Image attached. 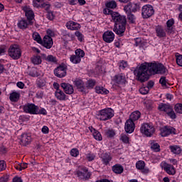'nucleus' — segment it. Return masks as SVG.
Segmentation results:
<instances>
[{"mask_svg": "<svg viewBox=\"0 0 182 182\" xmlns=\"http://www.w3.org/2000/svg\"><path fill=\"white\" fill-rule=\"evenodd\" d=\"M136 46H141V38H136L135 39V44Z\"/></svg>", "mask_w": 182, "mask_h": 182, "instance_id": "e2e57ef3", "label": "nucleus"}, {"mask_svg": "<svg viewBox=\"0 0 182 182\" xmlns=\"http://www.w3.org/2000/svg\"><path fill=\"white\" fill-rule=\"evenodd\" d=\"M141 116V113L139 111H134L130 114L129 120H132V122H136V120H139V117Z\"/></svg>", "mask_w": 182, "mask_h": 182, "instance_id": "bb28decb", "label": "nucleus"}, {"mask_svg": "<svg viewBox=\"0 0 182 182\" xmlns=\"http://www.w3.org/2000/svg\"><path fill=\"white\" fill-rule=\"evenodd\" d=\"M31 60L33 65H41V63H42V58L39 55L32 57Z\"/></svg>", "mask_w": 182, "mask_h": 182, "instance_id": "f704fd0d", "label": "nucleus"}, {"mask_svg": "<svg viewBox=\"0 0 182 182\" xmlns=\"http://www.w3.org/2000/svg\"><path fill=\"white\" fill-rule=\"evenodd\" d=\"M141 15L144 19L153 16V15H154V9L153 8V6L150 4L144 5L142 7Z\"/></svg>", "mask_w": 182, "mask_h": 182, "instance_id": "0eeeda50", "label": "nucleus"}, {"mask_svg": "<svg viewBox=\"0 0 182 182\" xmlns=\"http://www.w3.org/2000/svg\"><path fill=\"white\" fill-rule=\"evenodd\" d=\"M47 18L48 19H50V21H52L54 19L55 15L53 14V11H48Z\"/></svg>", "mask_w": 182, "mask_h": 182, "instance_id": "6e6d98bb", "label": "nucleus"}, {"mask_svg": "<svg viewBox=\"0 0 182 182\" xmlns=\"http://www.w3.org/2000/svg\"><path fill=\"white\" fill-rule=\"evenodd\" d=\"M159 83L162 85V86H166L167 80H166V77H161L159 80Z\"/></svg>", "mask_w": 182, "mask_h": 182, "instance_id": "864d4df0", "label": "nucleus"}, {"mask_svg": "<svg viewBox=\"0 0 182 182\" xmlns=\"http://www.w3.org/2000/svg\"><path fill=\"white\" fill-rule=\"evenodd\" d=\"M151 149L156 152L160 151V145L157 143L153 144L151 146Z\"/></svg>", "mask_w": 182, "mask_h": 182, "instance_id": "8fccbe9b", "label": "nucleus"}, {"mask_svg": "<svg viewBox=\"0 0 182 182\" xmlns=\"http://www.w3.org/2000/svg\"><path fill=\"white\" fill-rule=\"evenodd\" d=\"M95 157L96 156L93 154H88L87 155V159L88 160V161H93V160H95Z\"/></svg>", "mask_w": 182, "mask_h": 182, "instance_id": "4d7b16f0", "label": "nucleus"}, {"mask_svg": "<svg viewBox=\"0 0 182 182\" xmlns=\"http://www.w3.org/2000/svg\"><path fill=\"white\" fill-rule=\"evenodd\" d=\"M116 13L117 12H114V11L110 10V9H109V8L105 9L103 10V14H105V15H111L112 18H113V14H116Z\"/></svg>", "mask_w": 182, "mask_h": 182, "instance_id": "79ce46f5", "label": "nucleus"}, {"mask_svg": "<svg viewBox=\"0 0 182 182\" xmlns=\"http://www.w3.org/2000/svg\"><path fill=\"white\" fill-rule=\"evenodd\" d=\"M46 86V82L43 79H39L37 81V87L40 89H43Z\"/></svg>", "mask_w": 182, "mask_h": 182, "instance_id": "58836bf2", "label": "nucleus"}, {"mask_svg": "<svg viewBox=\"0 0 182 182\" xmlns=\"http://www.w3.org/2000/svg\"><path fill=\"white\" fill-rule=\"evenodd\" d=\"M141 133L146 137H151L154 133V127L149 124H143L141 127Z\"/></svg>", "mask_w": 182, "mask_h": 182, "instance_id": "6e6552de", "label": "nucleus"}, {"mask_svg": "<svg viewBox=\"0 0 182 182\" xmlns=\"http://www.w3.org/2000/svg\"><path fill=\"white\" fill-rule=\"evenodd\" d=\"M166 32L168 33H174V28H173V26L166 27Z\"/></svg>", "mask_w": 182, "mask_h": 182, "instance_id": "0e129e2a", "label": "nucleus"}, {"mask_svg": "<svg viewBox=\"0 0 182 182\" xmlns=\"http://www.w3.org/2000/svg\"><path fill=\"white\" fill-rule=\"evenodd\" d=\"M176 63L178 66L182 67V55H176Z\"/></svg>", "mask_w": 182, "mask_h": 182, "instance_id": "603ef678", "label": "nucleus"}, {"mask_svg": "<svg viewBox=\"0 0 182 182\" xmlns=\"http://www.w3.org/2000/svg\"><path fill=\"white\" fill-rule=\"evenodd\" d=\"M8 177H1L0 178V182H8Z\"/></svg>", "mask_w": 182, "mask_h": 182, "instance_id": "774afa93", "label": "nucleus"}, {"mask_svg": "<svg viewBox=\"0 0 182 182\" xmlns=\"http://www.w3.org/2000/svg\"><path fill=\"white\" fill-rule=\"evenodd\" d=\"M60 86L62 89H63L66 95H73V93L75 92V90L73 89V86L69 83L62 82L60 84Z\"/></svg>", "mask_w": 182, "mask_h": 182, "instance_id": "a211bd4d", "label": "nucleus"}, {"mask_svg": "<svg viewBox=\"0 0 182 182\" xmlns=\"http://www.w3.org/2000/svg\"><path fill=\"white\" fill-rule=\"evenodd\" d=\"M9 55L14 59V60H18L22 56V53L18 45H11L9 48Z\"/></svg>", "mask_w": 182, "mask_h": 182, "instance_id": "39448f33", "label": "nucleus"}, {"mask_svg": "<svg viewBox=\"0 0 182 182\" xmlns=\"http://www.w3.org/2000/svg\"><path fill=\"white\" fill-rule=\"evenodd\" d=\"M31 141L32 138L31 137V136L26 134H21V142L22 143L23 146H28V144H29Z\"/></svg>", "mask_w": 182, "mask_h": 182, "instance_id": "b1692460", "label": "nucleus"}, {"mask_svg": "<svg viewBox=\"0 0 182 182\" xmlns=\"http://www.w3.org/2000/svg\"><path fill=\"white\" fill-rule=\"evenodd\" d=\"M74 85L80 92H85V83L82 80H76L74 81Z\"/></svg>", "mask_w": 182, "mask_h": 182, "instance_id": "393cba45", "label": "nucleus"}, {"mask_svg": "<svg viewBox=\"0 0 182 182\" xmlns=\"http://www.w3.org/2000/svg\"><path fill=\"white\" fill-rule=\"evenodd\" d=\"M23 11L25 12V16L28 20L29 25H33V23L32 21L35 19V13H33V11H32V9L28 6H24L23 8Z\"/></svg>", "mask_w": 182, "mask_h": 182, "instance_id": "ddd939ff", "label": "nucleus"}, {"mask_svg": "<svg viewBox=\"0 0 182 182\" xmlns=\"http://www.w3.org/2000/svg\"><path fill=\"white\" fill-rule=\"evenodd\" d=\"M70 154L73 157H77V156H79V150L76 148L73 149L70 151Z\"/></svg>", "mask_w": 182, "mask_h": 182, "instance_id": "a18cd8bd", "label": "nucleus"}, {"mask_svg": "<svg viewBox=\"0 0 182 182\" xmlns=\"http://www.w3.org/2000/svg\"><path fill=\"white\" fill-rule=\"evenodd\" d=\"M75 36H77L78 41H80V42H82L83 39V36L81 34V33L80 31H76Z\"/></svg>", "mask_w": 182, "mask_h": 182, "instance_id": "13d9d810", "label": "nucleus"}, {"mask_svg": "<svg viewBox=\"0 0 182 182\" xmlns=\"http://www.w3.org/2000/svg\"><path fill=\"white\" fill-rule=\"evenodd\" d=\"M170 134H176V129L172 127H164L161 132L162 137H167Z\"/></svg>", "mask_w": 182, "mask_h": 182, "instance_id": "f3484780", "label": "nucleus"}, {"mask_svg": "<svg viewBox=\"0 0 182 182\" xmlns=\"http://www.w3.org/2000/svg\"><path fill=\"white\" fill-rule=\"evenodd\" d=\"M33 39L36 41V42H38V43H42V38H41V36L36 32L33 33Z\"/></svg>", "mask_w": 182, "mask_h": 182, "instance_id": "ea45409f", "label": "nucleus"}, {"mask_svg": "<svg viewBox=\"0 0 182 182\" xmlns=\"http://www.w3.org/2000/svg\"><path fill=\"white\" fill-rule=\"evenodd\" d=\"M119 68L121 69H125L126 68H127V62L126 61H122L120 63H119Z\"/></svg>", "mask_w": 182, "mask_h": 182, "instance_id": "bf43d9fd", "label": "nucleus"}, {"mask_svg": "<svg viewBox=\"0 0 182 182\" xmlns=\"http://www.w3.org/2000/svg\"><path fill=\"white\" fill-rule=\"evenodd\" d=\"M29 21L28 22L25 19L20 20L18 23L17 26L19 28V29H27L28 26H29Z\"/></svg>", "mask_w": 182, "mask_h": 182, "instance_id": "a878e982", "label": "nucleus"}, {"mask_svg": "<svg viewBox=\"0 0 182 182\" xmlns=\"http://www.w3.org/2000/svg\"><path fill=\"white\" fill-rule=\"evenodd\" d=\"M169 149L173 154H180L181 153V148L180 146L176 145V146H170Z\"/></svg>", "mask_w": 182, "mask_h": 182, "instance_id": "72a5a7b5", "label": "nucleus"}, {"mask_svg": "<svg viewBox=\"0 0 182 182\" xmlns=\"http://www.w3.org/2000/svg\"><path fill=\"white\" fill-rule=\"evenodd\" d=\"M95 85H96V82L92 80H90L87 81V87H90V89H93L95 87Z\"/></svg>", "mask_w": 182, "mask_h": 182, "instance_id": "3c124183", "label": "nucleus"}, {"mask_svg": "<svg viewBox=\"0 0 182 182\" xmlns=\"http://www.w3.org/2000/svg\"><path fill=\"white\" fill-rule=\"evenodd\" d=\"M54 75L57 77H65L66 76V65L65 64L60 65L54 70Z\"/></svg>", "mask_w": 182, "mask_h": 182, "instance_id": "f8f14e48", "label": "nucleus"}, {"mask_svg": "<svg viewBox=\"0 0 182 182\" xmlns=\"http://www.w3.org/2000/svg\"><path fill=\"white\" fill-rule=\"evenodd\" d=\"M41 57L44 59V60L48 62V63H54L55 65L58 63V58L56 56H53V55H46L45 53H41Z\"/></svg>", "mask_w": 182, "mask_h": 182, "instance_id": "412c9836", "label": "nucleus"}, {"mask_svg": "<svg viewBox=\"0 0 182 182\" xmlns=\"http://www.w3.org/2000/svg\"><path fill=\"white\" fill-rule=\"evenodd\" d=\"M5 168H6V164L4 161H0V171H3Z\"/></svg>", "mask_w": 182, "mask_h": 182, "instance_id": "5fc2aeb1", "label": "nucleus"}, {"mask_svg": "<svg viewBox=\"0 0 182 182\" xmlns=\"http://www.w3.org/2000/svg\"><path fill=\"white\" fill-rule=\"evenodd\" d=\"M115 134L116 133H114V131L113 130H108L106 132V136L109 139H112V137H114Z\"/></svg>", "mask_w": 182, "mask_h": 182, "instance_id": "09e8293b", "label": "nucleus"}, {"mask_svg": "<svg viewBox=\"0 0 182 182\" xmlns=\"http://www.w3.org/2000/svg\"><path fill=\"white\" fill-rule=\"evenodd\" d=\"M90 129L91 130L92 136L94 139H95V140H98L99 141L102 140V134H100V132H99V131H96V129H93L92 127H91V129Z\"/></svg>", "mask_w": 182, "mask_h": 182, "instance_id": "c756f323", "label": "nucleus"}, {"mask_svg": "<svg viewBox=\"0 0 182 182\" xmlns=\"http://www.w3.org/2000/svg\"><path fill=\"white\" fill-rule=\"evenodd\" d=\"M175 112H176V113L182 114V104H177L175 105Z\"/></svg>", "mask_w": 182, "mask_h": 182, "instance_id": "49530a36", "label": "nucleus"}, {"mask_svg": "<svg viewBox=\"0 0 182 182\" xmlns=\"http://www.w3.org/2000/svg\"><path fill=\"white\" fill-rule=\"evenodd\" d=\"M158 109L161 112H165L171 119H176L177 117L176 112H174V110H173V108L169 105L161 104L159 105Z\"/></svg>", "mask_w": 182, "mask_h": 182, "instance_id": "423d86ee", "label": "nucleus"}, {"mask_svg": "<svg viewBox=\"0 0 182 182\" xmlns=\"http://www.w3.org/2000/svg\"><path fill=\"white\" fill-rule=\"evenodd\" d=\"M149 92H150V90L147 87H142L139 89V93H141V95H147Z\"/></svg>", "mask_w": 182, "mask_h": 182, "instance_id": "37998d69", "label": "nucleus"}, {"mask_svg": "<svg viewBox=\"0 0 182 182\" xmlns=\"http://www.w3.org/2000/svg\"><path fill=\"white\" fill-rule=\"evenodd\" d=\"M124 12L132 13L140 11V4L138 3H129L124 7Z\"/></svg>", "mask_w": 182, "mask_h": 182, "instance_id": "9b49d317", "label": "nucleus"}, {"mask_svg": "<svg viewBox=\"0 0 182 182\" xmlns=\"http://www.w3.org/2000/svg\"><path fill=\"white\" fill-rule=\"evenodd\" d=\"M13 182H22V179L19 177H15L13 179Z\"/></svg>", "mask_w": 182, "mask_h": 182, "instance_id": "338daca9", "label": "nucleus"}, {"mask_svg": "<svg viewBox=\"0 0 182 182\" xmlns=\"http://www.w3.org/2000/svg\"><path fill=\"white\" fill-rule=\"evenodd\" d=\"M111 161H112V156H110L109 154L105 153L102 155V161L104 164L107 166V164H109V163H110Z\"/></svg>", "mask_w": 182, "mask_h": 182, "instance_id": "473e14b6", "label": "nucleus"}, {"mask_svg": "<svg viewBox=\"0 0 182 182\" xmlns=\"http://www.w3.org/2000/svg\"><path fill=\"white\" fill-rule=\"evenodd\" d=\"M105 6L109 9H115V8H117V3L114 1V0H111L109 1H107L105 4Z\"/></svg>", "mask_w": 182, "mask_h": 182, "instance_id": "2f4dec72", "label": "nucleus"}, {"mask_svg": "<svg viewBox=\"0 0 182 182\" xmlns=\"http://www.w3.org/2000/svg\"><path fill=\"white\" fill-rule=\"evenodd\" d=\"M173 25H174V19H169L167 21V22H166L167 28L173 26Z\"/></svg>", "mask_w": 182, "mask_h": 182, "instance_id": "052dcab7", "label": "nucleus"}, {"mask_svg": "<svg viewBox=\"0 0 182 182\" xmlns=\"http://www.w3.org/2000/svg\"><path fill=\"white\" fill-rule=\"evenodd\" d=\"M96 93H100L101 95H107L109 93V90L103 87H95Z\"/></svg>", "mask_w": 182, "mask_h": 182, "instance_id": "c9c22d12", "label": "nucleus"}, {"mask_svg": "<svg viewBox=\"0 0 182 182\" xmlns=\"http://www.w3.org/2000/svg\"><path fill=\"white\" fill-rule=\"evenodd\" d=\"M70 62L72 63H75V65H77V63H80L82 58H79L76 55H72L70 58Z\"/></svg>", "mask_w": 182, "mask_h": 182, "instance_id": "e433bc0d", "label": "nucleus"}, {"mask_svg": "<svg viewBox=\"0 0 182 182\" xmlns=\"http://www.w3.org/2000/svg\"><path fill=\"white\" fill-rule=\"evenodd\" d=\"M98 119L102 122L110 120L114 116V111L112 108H105L99 111Z\"/></svg>", "mask_w": 182, "mask_h": 182, "instance_id": "20e7f679", "label": "nucleus"}, {"mask_svg": "<svg viewBox=\"0 0 182 182\" xmlns=\"http://www.w3.org/2000/svg\"><path fill=\"white\" fill-rule=\"evenodd\" d=\"M112 81L117 85H126V75L123 73L117 74L112 77Z\"/></svg>", "mask_w": 182, "mask_h": 182, "instance_id": "4468645a", "label": "nucleus"}, {"mask_svg": "<svg viewBox=\"0 0 182 182\" xmlns=\"http://www.w3.org/2000/svg\"><path fill=\"white\" fill-rule=\"evenodd\" d=\"M154 86V82L153 81H149L146 87H149V89H151Z\"/></svg>", "mask_w": 182, "mask_h": 182, "instance_id": "69168bd1", "label": "nucleus"}, {"mask_svg": "<svg viewBox=\"0 0 182 182\" xmlns=\"http://www.w3.org/2000/svg\"><path fill=\"white\" fill-rule=\"evenodd\" d=\"M127 15V19L131 23H134L136 22V16H134V14L129 12H125Z\"/></svg>", "mask_w": 182, "mask_h": 182, "instance_id": "4c0bfd02", "label": "nucleus"}, {"mask_svg": "<svg viewBox=\"0 0 182 182\" xmlns=\"http://www.w3.org/2000/svg\"><path fill=\"white\" fill-rule=\"evenodd\" d=\"M55 96L56 99L61 101L66 100V94L62 90L59 89V87H55Z\"/></svg>", "mask_w": 182, "mask_h": 182, "instance_id": "5701e85b", "label": "nucleus"}, {"mask_svg": "<svg viewBox=\"0 0 182 182\" xmlns=\"http://www.w3.org/2000/svg\"><path fill=\"white\" fill-rule=\"evenodd\" d=\"M65 26L70 31H77V29H80V24L73 21H68L65 24Z\"/></svg>", "mask_w": 182, "mask_h": 182, "instance_id": "4be33fe9", "label": "nucleus"}, {"mask_svg": "<svg viewBox=\"0 0 182 182\" xmlns=\"http://www.w3.org/2000/svg\"><path fill=\"white\" fill-rule=\"evenodd\" d=\"M161 167L162 170H164L169 176H174L176 174V168L174 166L166 161L161 163Z\"/></svg>", "mask_w": 182, "mask_h": 182, "instance_id": "9d476101", "label": "nucleus"}, {"mask_svg": "<svg viewBox=\"0 0 182 182\" xmlns=\"http://www.w3.org/2000/svg\"><path fill=\"white\" fill-rule=\"evenodd\" d=\"M167 69L163 64L159 63H144L139 68L134 70V73L139 82H146L150 77V75L161 73L164 75Z\"/></svg>", "mask_w": 182, "mask_h": 182, "instance_id": "f257e3e1", "label": "nucleus"}, {"mask_svg": "<svg viewBox=\"0 0 182 182\" xmlns=\"http://www.w3.org/2000/svg\"><path fill=\"white\" fill-rule=\"evenodd\" d=\"M156 36H159V38H164V36H166V32L161 26H157L156 27Z\"/></svg>", "mask_w": 182, "mask_h": 182, "instance_id": "c85d7f7f", "label": "nucleus"}, {"mask_svg": "<svg viewBox=\"0 0 182 182\" xmlns=\"http://www.w3.org/2000/svg\"><path fill=\"white\" fill-rule=\"evenodd\" d=\"M19 97H21V94L19 92H13L10 94L9 99L11 102H18Z\"/></svg>", "mask_w": 182, "mask_h": 182, "instance_id": "7c9ffc66", "label": "nucleus"}, {"mask_svg": "<svg viewBox=\"0 0 182 182\" xmlns=\"http://www.w3.org/2000/svg\"><path fill=\"white\" fill-rule=\"evenodd\" d=\"M28 75L30 76H32V77H35L38 76V71L36 70V68H31Z\"/></svg>", "mask_w": 182, "mask_h": 182, "instance_id": "c03bdc74", "label": "nucleus"}, {"mask_svg": "<svg viewBox=\"0 0 182 182\" xmlns=\"http://www.w3.org/2000/svg\"><path fill=\"white\" fill-rule=\"evenodd\" d=\"M23 110L25 113H28L29 114H48L45 108L39 109V107L33 103L26 104L23 107Z\"/></svg>", "mask_w": 182, "mask_h": 182, "instance_id": "7ed1b4c3", "label": "nucleus"}, {"mask_svg": "<svg viewBox=\"0 0 182 182\" xmlns=\"http://www.w3.org/2000/svg\"><path fill=\"white\" fill-rule=\"evenodd\" d=\"M112 21L114 22L113 31L119 36H123L126 32L127 20L126 16L120 15L118 12L112 14Z\"/></svg>", "mask_w": 182, "mask_h": 182, "instance_id": "f03ea898", "label": "nucleus"}, {"mask_svg": "<svg viewBox=\"0 0 182 182\" xmlns=\"http://www.w3.org/2000/svg\"><path fill=\"white\" fill-rule=\"evenodd\" d=\"M125 132L126 133H129V134L134 132V129H136V125L134 122L132 121V119H127L125 122Z\"/></svg>", "mask_w": 182, "mask_h": 182, "instance_id": "dca6fc26", "label": "nucleus"}, {"mask_svg": "<svg viewBox=\"0 0 182 182\" xmlns=\"http://www.w3.org/2000/svg\"><path fill=\"white\" fill-rule=\"evenodd\" d=\"M41 43L44 48H46V49H50L52 48V45H53V40L52 39V37L46 36H44L43 41Z\"/></svg>", "mask_w": 182, "mask_h": 182, "instance_id": "6ab92c4d", "label": "nucleus"}, {"mask_svg": "<svg viewBox=\"0 0 182 182\" xmlns=\"http://www.w3.org/2000/svg\"><path fill=\"white\" fill-rule=\"evenodd\" d=\"M124 170V168L120 164H115L112 166V171H114L115 174H122Z\"/></svg>", "mask_w": 182, "mask_h": 182, "instance_id": "cd10ccee", "label": "nucleus"}, {"mask_svg": "<svg viewBox=\"0 0 182 182\" xmlns=\"http://www.w3.org/2000/svg\"><path fill=\"white\" fill-rule=\"evenodd\" d=\"M120 140H122L123 143L127 144V143H129V136L126 134H121Z\"/></svg>", "mask_w": 182, "mask_h": 182, "instance_id": "de8ad7c7", "label": "nucleus"}, {"mask_svg": "<svg viewBox=\"0 0 182 182\" xmlns=\"http://www.w3.org/2000/svg\"><path fill=\"white\" fill-rule=\"evenodd\" d=\"M102 38L107 43H112L114 41V33L110 31H105L102 35Z\"/></svg>", "mask_w": 182, "mask_h": 182, "instance_id": "2eb2a0df", "label": "nucleus"}, {"mask_svg": "<svg viewBox=\"0 0 182 182\" xmlns=\"http://www.w3.org/2000/svg\"><path fill=\"white\" fill-rule=\"evenodd\" d=\"M144 167H146V163H144V161H138L136 163V168H137V170H141L143 174H148L150 170Z\"/></svg>", "mask_w": 182, "mask_h": 182, "instance_id": "aec40b11", "label": "nucleus"}, {"mask_svg": "<svg viewBox=\"0 0 182 182\" xmlns=\"http://www.w3.org/2000/svg\"><path fill=\"white\" fill-rule=\"evenodd\" d=\"M77 175L81 180H89L90 178V176H92L86 167L79 168L77 171Z\"/></svg>", "mask_w": 182, "mask_h": 182, "instance_id": "1a4fd4ad", "label": "nucleus"}, {"mask_svg": "<svg viewBox=\"0 0 182 182\" xmlns=\"http://www.w3.org/2000/svg\"><path fill=\"white\" fill-rule=\"evenodd\" d=\"M41 132L44 134H48V133H49V128L47 126H43L41 129Z\"/></svg>", "mask_w": 182, "mask_h": 182, "instance_id": "680f3d73", "label": "nucleus"}, {"mask_svg": "<svg viewBox=\"0 0 182 182\" xmlns=\"http://www.w3.org/2000/svg\"><path fill=\"white\" fill-rule=\"evenodd\" d=\"M75 55L80 58V59H82V58L85 57V51L82 49H77L75 50Z\"/></svg>", "mask_w": 182, "mask_h": 182, "instance_id": "a19ab883", "label": "nucleus"}]
</instances>
